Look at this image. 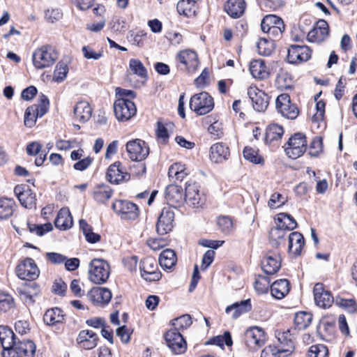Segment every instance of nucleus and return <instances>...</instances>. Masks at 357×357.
I'll return each mask as SVG.
<instances>
[{"instance_id":"36","label":"nucleus","mask_w":357,"mask_h":357,"mask_svg":"<svg viewBox=\"0 0 357 357\" xmlns=\"http://www.w3.org/2000/svg\"><path fill=\"white\" fill-rule=\"evenodd\" d=\"M17 291L23 301L33 303L34 302L33 298L38 295L40 289L36 283H32L23 288L17 289Z\"/></svg>"},{"instance_id":"53","label":"nucleus","mask_w":357,"mask_h":357,"mask_svg":"<svg viewBox=\"0 0 357 357\" xmlns=\"http://www.w3.org/2000/svg\"><path fill=\"white\" fill-rule=\"evenodd\" d=\"M335 304L344 309L349 313H354L357 310V305L354 299H346L342 298H337Z\"/></svg>"},{"instance_id":"64","label":"nucleus","mask_w":357,"mask_h":357,"mask_svg":"<svg viewBox=\"0 0 357 357\" xmlns=\"http://www.w3.org/2000/svg\"><path fill=\"white\" fill-rule=\"evenodd\" d=\"M287 229L282 227L281 225L276 222V227L271 229L269 232L270 238L274 241H280L287 234Z\"/></svg>"},{"instance_id":"12","label":"nucleus","mask_w":357,"mask_h":357,"mask_svg":"<svg viewBox=\"0 0 357 357\" xmlns=\"http://www.w3.org/2000/svg\"><path fill=\"white\" fill-rule=\"evenodd\" d=\"M140 271L142 278L146 281H158L161 273L158 271V263L153 257H147L140 264Z\"/></svg>"},{"instance_id":"27","label":"nucleus","mask_w":357,"mask_h":357,"mask_svg":"<svg viewBox=\"0 0 357 357\" xmlns=\"http://www.w3.org/2000/svg\"><path fill=\"white\" fill-rule=\"evenodd\" d=\"M304 244V237L301 233L294 231L289 234L288 250L290 254L300 255Z\"/></svg>"},{"instance_id":"34","label":"nucleus","mask_w":357,"mask_h":357,"mask_svg":"<svg viewBox=\"0 0 357 357\" xmlns=\"http://www.w3.org/2000/svg\"><path fill=\"white\" fill-rule=\"evenodd\" d=\"M92 109L86 101L78 102L74 107V114L81 123L87 121L91 116Z\"/></svg>"},{"instance_id":"38","label":"nucleus","mask_w":357,"mask_h":357,"mask_svg":"<svg viewBox=\"0 0 357 357\" xmlns=\"http://www.w3.org/2000/svg\"><path fill=\"white\" fill-rule=\"evenodd\" d=\"M188 174L189 172L187 171L185 165L179 162L172 165L168 171V176L169 178H172L174 182L182 181Z\"/></svg>"},{"instance_id":"39","label":"nucleus","mask_w":357,"mask_h":357,"mask_svg":"<svg viewBox=\"0 0 357 357\" xmlns=\"http://www.w3.org/2000/svg\"><path fill=\"white\" fill-rule=\"evenodd\" d=\"M112 188L105 184L97 185L93 190V199L100 203H105L112 197Z\"/></svg>"},{"instance_id":"46","label":"nucleus","mask_w":357,"mask_h":357,"mask_svg":"<svg viewBox=\"0 0 357 357\" xmlns=\"http://www.w3.org/2000/svg\"><path fill=\"white\" fill-rule=\"evenodd\" d=\"M312 320V314L306 312H299L295 314L294 324L298 330H303L310 324Z\"/></svg>"},{"instance_id":"52","label":"nucleus","mask_w":357,"mask_h":357,"mask_svg":"<svg viewBox=\"0 0 357 357\" xmlns=\"http://www.w3.org/2000/svg\"><path fill=\"white\" fill-rule=\"evenodd\" d=\"M243 154L245 160L255 164H260L263 161L262 158L258 153V151L250 146H245Z\"/></svg>"},{"instance_id":"33","label":"nucleus","mask_w":357,"mask_h":357,"mask_svg":"<svg viewBox=\"0 0 357 357\" xmlns=\"http://www.w3.org/2000/svg\"><path fill=\"white\" fill-rule=\"evenodd\" d=\"M289 291V283L286 279L275 281L271 285V293L276 299L283 298Z\"/></svg>"},{"instance_id":"35","label":"nucleus","mask_w":357,"mask_h":357,"mask_svg":"<svg viewBox=\"0 0 357 357\" xmlns=\"http://www.w3.org/2000/svg\"><path fill=\"white\" fill-rule=\"evenodd\" d=\"M166 198L172 204H181L185 200L183 188L177 185L172 184L166 188Z\"/></svg>"},{"instance_id":"40","label":"nucleus","mask_w":357,"mask_h":357,"mask_svg":"<svg viewBox=\"0 0 357 357\" xmlns=\"http://www.w3.org/2000/svg\"><path fill=\"white\" fill-rule=\"evenodd\" d=\"M176 262V257L174 250L166 249L163 250L159 257L160 265L165 269H171Z\"/></svg>"},{"instance_id":"55","label":"nucleus","mask_w":357,"mask_h":357,"mask_svg":"<svg viewBox=\"0 0 357 357\" xmlns=\"http://www.w3.org/2000/svg\"><path fill=\"white\" fill-rule=\"evenodd\" d=\"M283 22L282 18L275 15H268L265 16L261 23V30H264L267 28H272L281 24Z\"/></svg>"},{"instance_id":"37","label":"nucleus","mask_w":357,"mask_h":357,"mask_svg":"<svg viewBox=\"0 0 357 357\" xmlns=\"http://www.w3.org/2000/svg\"><path fill=\"white\" fill-rule=\"evenodd\" d=\"M43 320L47 325L54 326L63 322L64 314L62 310L59 307L49 309L45 312Z\"/></svg>"},{"instance_id":"50","label":"nucleus","mask_w":357,"mask_h":357,"mask_svg":"<svg viewBox=\"0 0 357 357\" xmlns=\"http://www.w3.org/2000/svg\"><path fill=\"white\" fill-rule=\"evenodd\" d=\"M38 110V107L36 105H33L30 107H28L24 113V126L28 128H32L36 122V119L38 116H36V111Z\"/></svg>"},{"instance_id":"21","label":"nucleus","mask_w":357,"mask_h":357,"mask_svg":"<svg viewBox=\"0 0 357 357\" xmlns=\"http://www.w3.org/2000/svg\"><path fill=\"white\" fill-rule=\"evenodd\" d=\"M107 178L112 184H119L121 181L128 180L130 175L126 172V169L121 163L117 161L108 167Z\"/></svg>"},{"instance_id":"17","label":"nucleus","mask_w":357,"mask_h":357,"mask_svg":"<svg viewBox=\"0 0 357 357\" xmlns=\"http://www.w3.org/2000/svg\"><path fill=\"white\" fill-rule=\"evenodd\" d=\"M248 95L251 99L254 109L257 112H264L269 104V96L256 86L248 89Z\"/></svg>"},{"instance_id":"56","label":"nucleus","mask_w":357,"mask_h":357,"mask_svg":"<svg viewBox=\"0 0 357 357\" xmlns=\"http://www.w3.org/2000/svg\"><path fill=\"white\" fill-rule=\"evenodd\" d=\"M27 227L30 232H35L38 236H43L45 233L52 230L53 227L51 223L44 225H35L28 222Z\"/></svg>"},{"instance_id":"61","label":"nucleus","mask_w":357,"mask_h":357,"mask_svg":"<svg viewBox=\"0 0 357 357\" xmlns=\"http://www.w3.org/2000/svg\"><path fill=\"white\" fill-rule=\"evenodd\" d=\"M50 105L49 99L47 97L43 94H41L39 96V103L38 105H36L38 107V110L36 111V116L42 117L44 116L48 111Z\"/></svg>"},{"instance_id":"54","label":"nucleus","mask_w":357,"mask_h":357,"mask_svg":"<svg viewBox=\"0 0 357 357\" xmlns=\"http://www.w3.org/2000/svg\"><path fill=\"white\" fill-rule=\"evenodd\" d=\"M307 357H328V350L324 344H314L310 347Z\"/></svg>"},{"instance_id":"11","label":"nucleus","mask_w":357,"mask_h":357,"mask_svg":"<svg viewBox=\"0 0 357 357\" xmlns=\"http://www.w3.org/2000/svg\"><path fill=\"white\" fill-rule=\"evenodd\" d=\"M112 208L122 219L133 220L139 215L137 206L129 201L116 200L113 202Z\"/></svg>"},{"instance_id":"5","label":"nucleus","mask_w":357,"mask_h":357,"mask_svg":"<svg viewBox=\"0 0 357 357\" xmlns=\"http://www.w3.org/2000/svg\"><path fill=\"white\" fill-rule=\"evenodd\" d=\"M275 107L278 113L288 119L294 120L299 114L297 106L291 102L287 93H282L277 97Z\"/></svg>"},{"instance_id":"30","label":"nucleus","mask_w":357,"mask_h":357,"mask_svg":"<svg viewBox=\"0 0 357 357\" xmlns=\"http://www.w3.org/2000/svg\"><path fill=\"white\" fill-rule=\"evenodd\" d=\"M54 225L56 228L62 230L68 229L73 226V217L68 208H63L59 211Z\"/></svg>"},{"instance_id":"45","label":"nucleus","mask_w":357,"mask_h":357,"mask_svg":"<svg viewBox=\"0 0 357 357\" xmlns=\"http://www.w3.org/2000/svg\"><path fill=\"white\" fill-rule=\"evenodd\" d=\"M15 202L11 199H0V219H7L10 217L13 213V206Z\"/></svg>"},{"instance_id":"28","label":"nucleus","mask_w":357,"mask_h":357,"mask_svg":"<svg viewBox=\"0 0 357 357\" xmlns=\"http://www.w3.org/2000/svg\"><path fill=\"white\" fill-rule=\"evenodd\" d=\"M252 309L250 299H246L240 302H236L226 307L227 314L231 313V317L236 319L242 314L250 312Z\"/></svg>"},{"instance_id":"44","label":"nucleus","mask_w":357,"mask_h":357,"mask_svg":"<svg viewBox=\"0 0 357 357\" xmlns=\"http://www.w3.org/2000/svg\"><path fill=\"white\" fill-rule=\"evenodd\" d=\"M277 223L288 231L293 230L297 227L295 219L289 214L285 213H279L276 218Z\"/></svg>"},{"instance_id":"23","label":"nucleus","mask_w":357,"mask_h":357,"mask_svg":"<svg viewBox=\"0 0 357 357\" xmlns=\"http://www.w3.org/2000/svg\"><path fill=\"white\" fill-rule=\"evenodd\" d=\"M229 156L230 150L226 144L218 142L210 148L209 158L214 163H222L227 160Z\"/></svg>"},{"instance_id":"43","label":"nucleus","mask_w":357,"mask_h":357,"mask_svg":"<svg viewBox=\"0 0 357 357\" xmlns=\"http://www.w3.org/2000/svg\"><path fill=\"white\" fill-rule=\"evenodd\" d=\"M176 9L179 14L191 16L196 12V3L193 0H180L176 5Z\"/></svg>"},{"instance_id":"20","label":"nucleus","mask_w":357,"mask_h":357,"mask_svg":"<svg viewBox=\"0 0 357 357\" xmlns=\"http://www.w3.org/2000/svg\"><path fill=\"white\" fill-rule=\"evenodd\" d=\"M15 195L17 197L20 204L26 208L36 207V195L26 185H17L14 188Z\"/></svg>"},{"instance_id":"29","label":"nucleus","mask_w":357,"mask_h":357,"mask_svg":"<svg viewBox=\"0 0 357 357\" xmlns=\"http://www.w3.org/2000/svg\"><path fill=\"white\" fill-rule=\"evenodd\" d=\"M245 6L244 0H227L225 6V10L230 17L236 19L244 13Z\"/></svg>"},{"instance_id":"48","label":"nucleus","mask_w":357,"mask_h":357,"mask_svg":"<svg viewBox=\"0 0 357 357\" xmlns=\"http://www.w3.org/2000/svg\"><path fill=\"white\" fill-rule=\"evenodd\" d=\"M271 280L267 276L258 275L255 282V289L259 294H263L268 291L269 288L271 289Z\"/></svg>"},{"instance_id":"26","label":"nucleus","mask_w":357,"mask_h":357,"mask_svg":"<svg viewBox=\"0 0 357 357\" xmlns=\"http://www.w3.org/2000/svg\"><path fill=\"white\" fill-rule=\"evenodd\" d=\"M18 357H33L36 351V346L31 340H20L18 337L13 342Z\"/></svg>"},{"instance_id":"8","label":"nucleus","mask_w":357,"mask_h":357,"mask_svg":"<svg viewBox=\"0 0 357 357\" xmlns=\"http://www.w3.org/2000/svg\"><path fill=\"white\" fill-rule=\"evenodd\" d=\"M167 346L174 354H183L187 349V343L180 332L169 330L165 335Z\"/></svg>"},{"instance_id":"19","label":"nucleus","mask_w":357,"mask_h":357,"mask_svg":"<svg viewBox=\"0 0 357 357\" xmlns=\"http://www.w3.org/2000/svg\"><path fill=\"white\" fill-rule=\"evenodd\" d=\"M112 296L111 291L105 287H93L87 294L93 304L98 307H103L108 304Z\"/></svg>"},{"instance_id":"1","label":"nucleus","mask_w":357,"mask_h":357,"mask_svg":"<svg viewBox=\"0 0 357 357\" xmlns=\"http://www.w3.org/2000/svg\"><path fill=\"white\" fill-rule=\"evenodd\" d=\"M58 56V52L53 46L45 45L33 52V64L36 69L49 68L56 62Z\"/></svg>"},{"instance_id":"3","label":"nucleus","mask_w":357,"mask_h":357,"mask_svg":"<svg viewBox=\"0 0 357 357\" xmlns=\"http://www.w3.org/2000/svg\"><path fill=\"white\" fill-rule=\"evenodd\" d=\"M214 107L213 98L205 91L192 96L190 100V108L197 115L209 113Z\"/></svg>"},{"instance_id":"31","label":"nucleus","mask_w":357,"mask_h":357,"mask_svg":"<svg viewBox=\"0 0 357 357\" xmlns=\"http://www.w3.org/2000/svg\"><path fill=\"white\" fill-rule=\"evenodd\" d=\"M250 71L253 77L264 79L268 77L269 73L265 62L262 59H255L250 63Z\"/></svg>"},{"instance_id":"49","label":"nucleus","mask_w":357,"mask_h":357,"mask_svg":"<svg viewBox=\"0 0 357 357\" xmlns=\"http://www.w3.org/2000/svg\"><path fill=\"white\" fill-rule=\"evenodd\" d=\"M191 324V317L189 314H183L172 320V325L174 326L172 329H175L176 331L180 332V331L190 327Z\"/></svg>"},{"instance_id":"24","label":"nucleus","mask_w":357,"mask_h":357,"mask_svg":"<svg viewBox=\"0 0 357 357\" xmlns=\"http://www.w3.org/2000/svg\"><path fill=\"white\" fill-rule=\"evenodd\" d=\"M98 337L96 333L90 330L81 331L77 337V343L79 348L90 350L98 344Z\"/></svg>"},{"instance_id":"47","label":"nucleus","mask_w":357,"mask_h":357,"mask_svg":"<svg viewBox=\"0 0 357 357\" xmlns=\"http://www.w3.org/2000/svg\"><path fill=\"white\" fill-rule=\"evenodd\" d=\"M17 336L12 330L5 326H0V342L2 346L10 347Z\"/></svg>"},{"instance_id":"57","label":"nucleus","mask_w":357,"mask_h":357,"mask_svg":"<svg viewBox=\"0 0 357 357\" xmlns=\"http://www.w3.org/2000/svg\"><path fill=\"white\" fill-rule=\"evenodd\" d=\"M68 67L64 62H59L54 71V79L56 82H61L66 77Z\"/></svg>"},{"instance_id":"63","label":"nucleus","mask_w":357,"mask_h":357,"mask_svg":"<svg viewBox=\"0 0 357 357\" xmlns=\"http://www.w3.org/2000/svg\"><path fill=\"white\" fill-rule=\"evenodd\" d=\"M217 223L220 230L224 233L228 234L232 229V220L227 216L219 217L218 218Z\"/></svg>"},{"instance_id":"59","label":"nucleus","mask_w":357,"mask_h":357,"mask_svg":"<svg viewBox=\"0 0 357 357\" xmlns=\"http://www.w3.org/2000/svg\"><path fill=\"white\" fill-rule=\"evenodd\" d=\"M257 47L260 54L268 56L272 52L273 43L266 38H260L257 44Z\"/></svg>"},{"instance_id":"60","label":"nucleus","mask_w":357,"mask_h":357,"mask_svg":"<svg viewBox=\"0 0 357 357\" xmlns=\"http://www.w3.org/2000/svg\"><path fill=\"white\" fill-rule=\"evenodd\" d=\"M287 201L286 197L278 192H274L268 201V206L271 208H276L284 205Z\"/></svg>"},{"instance_id":"32","label":"nucleus","mask_w":357,"mask_h":357,"mask_svg":"<svg viewBox=\"0 0 357 357\" xmlns=\"http://www.w3.org/2000/svg\"><path fill=\"white\" fill-rule=\"evenodd\" d=\"M276 337L278 341V346L280 347V349L284 352V355L289 354L294 349L293 338L290 331L287 330L282 333L280 332Z\"/></svg>"},{"instance_id":"15","label":"nucleus","mask_w":357,"mask_h":357,"mask_svg":"<svg viewBox=\"0 0 357 357\" xmlns=\"http://www.w3.org/2000/svg\"><path fill=\"white\" fill-rule=\"evenodd\" d=\"M315 304L321 308H329L335 300L331 292L325 289L322 283L315 284L313 289Z\"/></svg>"},{"instance_id":"42","label":"nucleus","mask_w":357,"mask_h":357,"mask_svg":"<svg viewBox=\"0 0 357 357\" xmlns=\"http://www.w3.org/2000/svg\"><path fill=\"white\" fill-rule=\"evenodd\" d=\"M129 70L142 79L147 78V70L142 62L137 59H131L129 61Z\"/></svg>"},{"instance_id":"10","label":"nucleus","mask_w":357,"mask_h":357,"mask_svg":"<svg viewBox=\"0 0 357 357\" xmlns=\"http://www.w3.org/2000/svg\"><path fill=\"white\" fill-rule=\"evenodd\" d=\"M129 158L133 161H142L149 153V148L144 141L139 139L129 141L126 144Z\"/></svg>"},{"instance_id":"14","label":"nucleus","mask_w":357,"mask_h":357,"mask_svg":"<svg viewBox=\"0 0 357 357\" xmlns=\"http://www.w3.org/2000/svg\"><path fill=\"white\" fill-rule=\"evenodd\" d=\"M185 200L189 204L198 208L204 204L206 197L195 182L188 181L185 188Z\"/></svg>"},{"instance_id":"25","label":"nucleus","mask_w":357,"mask_h":357,"mask_svg":"<svg viewBox=\"0 0 357 357\" xmlns=\"http://www.w3.org/2000/svg\"><path fill=\"white\" fill-rule=\"evenodd\" d=\"M280 266V257L278 254L267 255L261 261V268L266 275L275 274Z\"/></svg>"},{"instance_id":"16","label":"nucleus","mask_w":357,"mask_h":357,"mask_svg":"<svg viewBox=\"0 0 357 357\" xmlns=\"http://www.w3.org/2000/svg\"><path fill=\"white\" fill-rule=\"evenodd\" d=\"M174 212L170 207H164L158 217L156 231L160 235H165L172 231L174 225Z\"/></svg>"},{"instance_id":"62","label":"nucleus","mask_w":357,"mask_h":357,"mask_svg":"<svg viewBox=\"0 0 357 357\" xmlns=\"http://www.w3.org/2000/svg\"><path fill=\"white\" fill-rule=\"evenodd\" d=\"M282 354L284 352L278 345H269L262 350L261 357H281Z\"/></svg>"},{"instance_id":"4","label":"nucleus","mask_w":357,"mask_h":357,"mask_svg":"<svg viewBox=\"0 0 357 357\" xmlns=\"http://www.w3.org/2000/svg\"><path fill=\"white\" fill-rule=\"evenodd\" d=\"M307 140L305 135L301 132L292 135L284 145V151L289 158L296 159L306 151Z\"/></svg>"},{"instance_id":"6","label":"nucleus","mask_w":357,"mask_h":357,"mask_svg":"<svg viewBox=\"0 0 357 357\" xmlns=\"http://www.w3.org/2000/svg\"><path fill=\"white\" fill-rule=\"evenodd\" d=\"M17 276L24 280H33L38 278L40 271L31 258H26L18 264L15 268Z\"/></svg>"},{"instance_id":"7","label":"nucleus","mask_w":357,"mask_h":357,"mask_svg":"<svg viewBox=\"0 0 357 357\" xmlns=\"http://www.w3.org/2000/svg\"><path fill=\"white\" fill-rule=\"evenodd\" d=\"M114 111L118 121H126L135 115L137 109L129 99L119 98L114 102Z\"/></svg>"},{"instance_id":"22","label":"nucleus","mask_w":357,"mask_h":357,"mask_svg":"<svg viewBox=\"0 0 357 357\" xmlns=\"http://www.w3.org/2000/svg\"><path fill=\"white\" fill-rule=\"evenodd\" d=\"M329 29L325 20H319L307 33V38L311 43H320L328 36Z\"/></svg>"},{"instance_id":"18","label":"nucleus","mask_w":357,"mask_h":357,"mask_svg":"<svg viewBox=\"0 0 357 357\" xmlns=\"http://www.w3.org/2000/svg\"><path fill=\"white\" fill-rule=\"evenodd\" d=\"M311 52L306 45H291L288 48L287 60L290 63L307 61L311 57Z\"/></svg>"},{"instance_id":"13","label":"nucleus","mask_w":357,"mask_h":357,"mask_svg":"<svg viewBox=\"0 0 357 357\" xmlns=\"http://www.w3.org/2000/svg\"><path fill=\"white\" fill-rule=\"evenodd\" d=\"M176 59L179 62L178 67L182 70L194 72L199 66L197 54L191 50L180 51L176 55Z\"/></svg>"},{"instance_id":"41","label":"nucleus","mask_w":357,"mask_h":357,"mask_svg":"<svg viewBox=\"0 0 357 357\" xmlns=\"http://www.w3.org/2000/svg\"><path fill=\"white\" fill-rule=\"evenodd\" d=\"M284 133L283 128L275 123L270 124L266 130L265 140L267 143H271L274 140H278L282 137Z\"/></svg>"},{"instance_id":"2","label":"nucleus","mask_w":357,"mask_h":357,"mask_svg":"<svg viewBox=\"0 0 357 357\" xmlns=\"http://www.w3.org/2000/svg\"><path fill=\"white\" fill-rule=\"evenodd\" d=\"M109 276V265L101 259H94L89 264V278L95 284H103Z\"/></svg>"},{"instance_id":"9","label":"nucleus","mask_w":357,"mask_h":357,"mask_svg":"<svg viewBox=\"0 0 357 357\" xmlns=\"http://www.w3.org/2000/svg\"><path fill=\"white\" fill-rule=\"evenodd\" d=\"M245 343L250 350H257L266 342L264 331L258 326L250 327L245 332Z\"/></svg>"},{"instance_id":"58","label":"nucleus","mask_w":357,"mask_h":357,"mask_svg":"<svg viewBox=\"0 0 357 357\" xmlns=\"http://www.w3.org/2000/svg\"><path fill=\"white\" fill-rule=\"evenodd\" d=\"M14 307V300L13 297L3 292L0 291V310L7 312Z\"/></svg>"},{"instance_id":"51","label":"nucleus","mask_w":357,"mask_h":357,"mask_svg":"<svg viewBox=\"0 0 357 357\" xmlns=\"http://www.w3.org/2000/svg\"><path fill=\"white\" fill-rule=\"evenodd\" d=\"M276 84L279 88L290 89L293 84L291 75L284 71L279 73L276 77Z\"/></svg>"}]
</instances>
